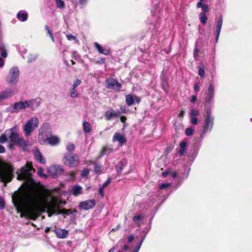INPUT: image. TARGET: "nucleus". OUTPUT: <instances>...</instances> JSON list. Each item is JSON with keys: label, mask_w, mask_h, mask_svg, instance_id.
<instances>
[{"label": "nucleus", "mask_w": 252, "mask_h": 252, "mask_svg": "<svg viewBox=\"0 0 252 252\" xmlns=\"http://www.w3.org/2000/svg\"><path fill=\"white\" fill-rule=\"evenodd\" d=\"M111 182V179L110 178L108 179V180L103 184L102 187L104 188L107 186H108Z\"/></svg>", "instance_id": "obj_52"}, {"label": "nucleus", "mask_w": 252, "mask_h": 252, "mask_svg": "<svg viewBox=\"0 0 252 252\" xmlns=\"http://www.w3.org/2000/svg\"><path fill=\"white\" fill-rule=\"evenodd\" d=\"M13 169L6 163H0V179L3 182H9L13 177Z\"/></svg>", "instance_id": "obj_2"}, {"label": "nucleus", "mask_w": 252, "mask_h": 252, "mask_svg": "<svg viewBox=\"0 0 252 252\" xmlns=\"http://www.w3.org/2000/svg\"><path fill=\"white\" fill-rule=\"evenodd\" d=\"M4 152H5L4 147L2 145H0V153H3Z\"/></svg>", "instance_id": "obj_62"}, {"label": "nucleus", "mask_w": 252, "mask_h": 252, "mask_svg": "<svg viewBox=\"0 0 252 252\" xmlns=\"http://www.w3.org/2000/svg\"><path fill=\"white\" fill-rule=\"evenodd\" d=\"M57 6L59 8H63L64 7V1L62 0H55Z\"/></svg>", "instance_id": "obj_37"}, {"label": "nucleus", "mask_w": 252, "mask_h": 252, "mask_svg": "<svg viewBox=\"0 0 252 252\" xmlns=\"http://www.w3.org/2000/svg\"><path fill=\"white\" fill-rule=\"evenodd\" d=\"M126 160L123 159L117 164L116 169L118 173H121L122 172L123 168L126 165Z\"/></svg>", "instance_id": "obj_28"}, {"label": "nucleus", "mask_w": 252, "mask_h": 252, "mask_svg": "<svg viewBox=\"0 0 252 252\" xmlns=\"http://www.w3.org/2000/svg\"><path fill=\"white\" fill-rule=\"evenodd\" d=\"M29 107V104L28 103V100L20 101L10 105L7 108V110L11 113H18L20 111Z\"/></svg>", "instance_id": "obj_7"}, {"label": "nucleus", "mask_w": 252, "mask_h": 252, "mask_svg": "<svg viewBox=\"0 0 252 252\" xmlns=\"http://www.w3.org/2000/svg\"><path fill=\"white\" fill-rule=\"evenodd\" d=\"M103 189L104 188H102V187H101L99 189V194H100V195L101 196V197H103L104 196V193H103Z\"/></svg>", "instance_id": "obj_54"}, {"label": "nucleus", "mask_w": 252, "mask_h": 252, "mask_svg": "<svg viewBox=\"0 0 252 252\" xmlns=\"http://www.w3.org/2000/svg\"><path fill=\"white\" fill-rule=\"evenodd\" d=\"M45 30H47V32L49 34V35H51L53 34L51 31L49 30V27L48 26H45Z\"/></svg>", "instance_id": "obj_55"}, {"label": "nucleus", "mask_w": 252, "mask_h": 252, "mask_svg": "<svg viewBox=\"0 0 252 252\" xmlns=\"http://www.w3.org/2000/svg\"><path fill=\"white\" fill-rule=\"evenodd\" d=\"M120 115L119 111H114L110 109L108 110L105 113V117L107 120H111L113 117H119Z\"/></svg>", "instance_id": "obj_19"}, {"label": "nucleus", "mask_w": 252, "mask_h": 252, "mask_svg": "<svg viewBox=\"0 0 252 252\" xmlns=\"http://www.w3.org/2000/svg\"><path fill=\"white\" fill-rule=\"evenodd\" d=\"M194 89L196 92H198L199 91V87L198 84H195L194 85Z\"/></svg>", "instance_id": "obj_58"}, {"label": "nucleus", "mask_w": 252, "mask_h": 252, "mask_svg": "<svg viewBox=\"0 0 252 252\" xmlns=\"http://www.w3.org/2000/svg\"><path fill=\"white\" fill-rule=\"evenodd\" d=\"M71 192L74 196H78L82 193V188L79 185H75L71 188Z\"/></svg>", "instance_id": "obj_26"}, {"label": "nucleus", "mask_w": 252, "mask_h": 252, "mask_svg": "<svg viewBox=\"0 0 252 252\" xmlns=\"http://www.w3.org/2000/svg\"><path fill=\"white\" fill-rule=\"evenodd\" d=\"M75 172L72 171L70 172V173L69 174V179L68 180L72 181H74L75 180Z\"/></svg>", "instance_id": "obj_43"}, {"label": "nucleus", "mask_w": 252, "mask_h": 252, "mask_svg": "<svg viewBox=\"0 0 252 252\" xmlns=\"http://www.w3.org/2000/svg\"><path fill=\"white\" fill-rule=\"evenodd\" d=\"M203 1V0H200V1L197 2L196 6L198 8H201L202 10L204 13L208 11L209 8L208 5L206 4L202 3Z\"/></svg>", "instance_id": "obj_30"}, {"label": "nucleus", "mask_w": 252, "mask_h": 252, "mask_svg": "<svg viewBox=\"0 0 252 252\" xmlns=\"http://www.w3.org/2000/svg\"><path fill=\"white\" fill-rule=\"evenodd\" d=\"M142 220L143 217L141 214H137L132 219L133 221L138 226L141 225Z\"/></svg>", "instance_id": "obj_29"}, {"label": "nucleus", "mask_w": 252, "mask_h": 252, "mask_svg": "<svg viewBox=\"0 0 252 252\" xmlns=\"http://www.w3.org/2000/svg\"><path fill=\"white\" fill-rule=\"evenodd\" d=\"M95 205V201L94 199H89L82 202L79 204V207L84 210H89L94 207Z\"/></svg>", "instance_id": "obj_14"}, {"label": "nucleus", "mask_w": 252, "mask_h": 252, "mask_svg": "<svg viewBox=\"0 0 252 252\" xmlns=\"http://www.w3.org/2000/svg\"><path fill=\"white\" fill-rule=\"evenodd\" d=\"M197 99V97L195 96H192L190 98V101L191 102H194L196 101Z\"/></svg>", "instance_id": "obj_61"}, {"label": "nucleus", "mask_w": 252, "mask_h": 252, "mask_svg": "<svg viewBox=\"0 0 252 252\" xmlns=\"http://www.w3.org/2000/svg\"><path fill=\"white\" fill-rule=\"evenodd\" d=\"M143 240H144V239H143L141 241V242H140L139 245L136 247V248H135V250L133 251L134 252H138V251H139V250L140 249V247L141 246V245H142V244L143 243Z\"/></svg>", "instance_id": "obj_47"}, {"label": "nucleus", "mask_w": 252, "mask_h": 252, "mask_svg": "<svg viewBox=\"0 0 252 252\" xmlns=\"http://www.w3.org/2000/svg\"><path fill=\"white\" fill-rule=\"evenodd\" d=\"M4 62L2 59L0 57V67H2L4 65Z\"/></svg>", "instance_id": "obj_60"}, {"label": "nucleus", "mask_w": 252, "mask_h": 252, "mask_svg": "<svg viewBox=\"0 0 252 252\" xmlns=\"http://www.w3.org/2000/svg\"><path fill=\"white\" fill-rule=\"evenodd\" d=\"M54 197L47 189L40 190L33 186H27L12 196V200L21 218L35 219L36 213L48 208L49 201Z\"/></svg>", "instance_id": "obj_1"}, {"label": "nucleus", "mask_w": 252, "mask_h": 252, "mask_svg": "<svg viewBox=\"0 0 252 252\" xmlns=\"http://www.w3.org/2000/svg\"><path fill=\"white\" fill-rule=\"evenodd\" d=\"M126 120V118L125 116H122L121 117V121L122 123H125Z\"/></svg>", "instance_id": "obj_64"}, {"label": "nucleus", "mask_w": 252, "mask_h": 252, "mask_svg": "<svg viewBox=\"0 0 252 252\" xmlns=\"http://www.w3.org/2000/svg\"><path fill=\"white\" fill-rule=\"evenodd\" d=\"M7 131H10V132L8 133L9 140L12 142H15L19 137L17 132L16 127H14L12 128L7 129Z\"/></svg>", "instance_id": "obj_15"}, {"label": "nucleus", "mask_w": 252, "mask_h": 252, "mask_svg": "<svg viewBox=\"0 0 252 252\" xmlns=\"http://www.w3.org/2000/svg\"><path fill=\"white\" fill-rule=\"evenodd\" d=\"M82 81L81 80L77 79L73 82V84L70 90V96L72 98L77 97L79 95L77 87L81 85Z\"/></svg>", "instance_id": "obj_13"}, {"label": "nucleus", "mask_w": 252, "mask_h": 252, "mask_svg": "<svg viewBox=\"0 0 252 252\" xmlns=\"http://www.w3.org/2000/svg\"><path fill=\"white\" fill-rule=\"evenodd\" d=\"M187 145V143L186 141H182L180 144V147L182 149H186Z\"/></svg>", "instance_id": "obj_48"}, {"label": "nucleus", "mask_w": 252, "mask_h": 252, "mask_svg": "<svg viewBox=\"0 0 252 252\" xmlns=\"http://www.w3.org/2000/svg\"><path fill=\"white\" fill-rule=\"evenodd\" d=\"M105 82L108 89H113L116 91H119L122 87L121 84L113 78H107Z\"/></svg>", "instance_id": "obj_11"}, {"label": "nucleus", "mask_w": 252, "mask_h": 252, "mask_svg": "<svg viewBox=\"0 0 252 252\" xmlns=\"http://www.w3.org/2000/svg\"><path fill=\"white\" fill-rule=\"evenodd\" d=\"M52 130L48 123H44L40 127L39 131V139L41 140L51 134Z\"/></svg>", "instance_id": "obj_9"}, {"label": "nucleus", "mask_w": 252, "mask_h": 252, "mask_svg": "<svg viewBox=\"0 0 252 252\" xmlns=\"http://www.w3.org/2000/svg\"><path fill=\"white\" fill-rule=\"evenodd\" d=\"M0 50L1 51V56L2 58H5L7 56L6 50L3 45H1L0 47Z\"/></svg>", "instance_id": "obj_36"}, {"label": "nucleus", "mask_w": 252, "mask_h": 252, "mask_svg": "<svg viewBox=\"0 0 252 252\" xmlns=\"http://www.w3.org/2000/svg\"><path fill=\"white\" fill-rule=\"evenodd\" d=\"M214 86L211 84L209 87L208 91L205 97V101L206 103H210L211 102L214 96Z\"/></svg>", "instance_id": "obj_17"}, {"label": "nucleus", "mask_w": 252, "mask_h": 252, "mask_svg": "<svg viewBox=\"0 0 252 252\" xmlns=\"http://www.w3.org/2000/svg\"><path fill=\"white\" fill-rule=\"evenodd\" d=\"M38 55L36 54H30L28 57V63H32L34 62L37 58Z\"/></svg>", "instance_id": "obj_34"}, {"label": "nucleus", "mask_w": 252, "mask_h": 252, "mask_svg": "<svg viewBox=\"0 0 252 252\" xmlns=\"http://www.w3.org/2000/svg\"><path fill=\"white\" fill-rule=\"evenodd\" d=\"M186 152V149H181L179 151V154L180 156H182Z\"/></svg>", "instance_id": "obj_63"}, {"label": "nucleus", "mask_w": 252, "mask_h": 252, "mask_svg": "<svg viewBox=\"0 0 252 252\" xmlns=\"http://www.w3.org/2000/svg\"><path fill=\"white\" fill-rule=\"evenodd\" d=\"M170 185L171 184L170 183H163L160 186L159 189H163L169 187Z\"/></svg>", "instance_id": "obj_46"}, {"label": "nucleus", "mask_w": 252, "mask_h": 252, "mask_svg": "<svg viewBox=\"0 0 252 252\" xmlns=\"http://www.w3.org/2000/svg\"><path fill=\"white\" fill-rule=\"evenodd\" d=\"M136 101L139 103L140 101V98L136 95L127 94L126 96V102L128 106L132 105L134 102Z\"/></svg>", "instance_id": "obj_18"}, {"label": "nucleus", "mask_w": 252, "mask_h": 252, "mask_svg": "<svg viewBox=\"0 0 252 252\" xmlns=\"http://www.w3.org/2000/svg\"><path fill=\"white\" fill-rule=\"evenodd\" d=\"M190 119L191 123L194 125H196L198 123V119L196 117H189Z\"/></svg>", "instance_id": "obj_44"}, {"label": "nucleus", "mask_w": 252, "mask_h": 252, "mask_svg": "<svg viewBox=\"0 0 252 252\" xmlns=\"http://www.w3.org/2000/svg\"><path fill=\"white\" fill-rule=\"evenodd\" d=\"M113 141H118L120 145H123L125 142H126V139L125 137L119 133H115L113 137Z\"/></svg>", "instance_id": "obj_23"}, {"label": "nucleus", "mask_w": 252, "mask_h": 252, "mask_svg": "<svg viewBox=\"0 0 252 252\" xmlns=\"http://www.w3.org/2000/svg\"><path fill=\"white\" fill-rule=\"evenodd\" d=\"M28 13L24 10L20 11L17 14V19L22 22L26 21L28 19Z\"/></svg>", "instance_id": "obj_27"}, {"label": "nucleus", "mask_w": 252, "mask_h": 252, "mask_svg": "<svg viewBox=\"0 0 252 252\" xmlns=\"http://www.w3.org/2000/svg\"><path fill=\"white\" fill-rule=\"evenodd\" d=\"M63 214H65L66 215H69L71 213V211L69 210H64L63 211Z\"/></svg>", "instance_id": "obj_56"}, {"label": "nucleus", "mask_w": 252, "mask_h": 252, "mask_svg": "<svg viewBox=\"0 0 252 252\" xmlns=\"http://www.w3.org/2000/svg\"><path fill=\"white\" fill-rule=\"evenodd\" d=\"M134 238V236L133 235H130L128 238V242L130 243L131 242Z\"/></svg>", "instance_id": "obj_53"}, {"label": "nucleus", "mask_w": 252, "mask_h": 252, "mask_svg": "<svg viewBox=\"0 0 252 252\" xmlns=\"http://www.w3.org/2000/svg\"><path fill=\"white\" fill-rule=\"evenodd\" d=\"M57 236L59 238H66L69 234L68 231L64 229L57 228L54 230Z\"/></svg>", "instance_id": "obj_20"}, {"label": "nucleus", "mask_w": 252, "mask_h": 252, "mask_svg": "<svg viewBox=\"0 0 252 252\" xmlns=\"http://www.w3.org/2000/svg\"><path fill=\"white\" fill-rule=\"evenodd\" d=\"M83 128L85 132L89 133L92 129V126L89 123L85 121L83 123Z\"/></svg>", "instance_id": "obj_31"}, {"label": "nucleus", "mask_w": 252, "mask_h": 252, "mask_svg": "<svg viewBox=\"0 0 252 252\" xmlns=\"http://www.w3.org/2000/svg\"><path fill=\"white\" fill-rule=\"evenodd\" d=\"M194 129L192 127H189L186 129V134L187 136H190L192 135Z\"/></svg>", "instance_id": "obj_41"}, {"label": "nucleus", "mask_w": 252, "mask_h": 252, "mask_svg": "<svg viewBox=\"0 0 252 252\" xmlns=\"http://www.w3.org/2000/svg\"><path fill=\"white\" fill-rule=\"evenodd\" d=\"M214 125V117L212 116L210 109L206 111V116L205 117V125L203 126V134L210 132Z\"/></svg>", "instance_id": "obj_8"}, {"label": "nucleus", "mask_w": 252, "mask_h": 252, "mask_svg": "<svg viewBox=\"0 0 252 252\" xmlns=\"http://www.w3.org/2000/svg\"><path fill=\"white\" fill-rule=\"evenodd\" d=\"M37 174L39 175V176L42 177L44 179L47 178V175L44 173V170L41 168H38Z\"/></svg>", "instance_id": "obj_39"}, {"label": "nucleus", "mask_w": 252, "mask_h": 252, "mask_svg": "<svg viewBox=\"0 0 252 252\" xmlns=\"http://www.w3.org/2000/svg\"><path fill=\"white\" fill-rule=\"evenodd\" d=\"M94 45L95 49L100 54H102L105 55H108L109 54V50L103 48L98 43L94 42Z\"/></svg>", "instance_id": "obj_25"}, {"label": "nucleus", "mask_w": 252, "mask_h": 252, "mask_svg": "<svg viewBox=\"0 0 252 252\" xmlns=\"http://www.w3.org/2000/svg\"><path fill=\"white\" fill-rule=\"evenodd\" d=\"M222 17L220 16L216 22V31L217 32L216 42H218L222 25Z\"/></svg>", "instance_id": "obj_22"}, {"label": "nucleus", "mask_w": 252, "mask_h": 252, "mask_svg": "<svg viewBox=\"0 0 252 252\" xmlns=\"http://www.w3.org/2000/svg\"><path fill=\"white\" fill-rule=\"evenodd\" d=\"M60 142V138L56 136H47L45 138H42L40 140V143L41 144H49L52 146H55L58 144Z\"/></svg>", "instance_id": "obj_12"}, {"label": "nucleus", "mask_w": 252, "mask_h": 252, "mask_svg": "<svg viewBox=\"0 0 252 252\" xmlns=\"http://www.w3.org/2000/svg\"><path fill=\"white\" fill-rule=\"evenodd\" d=\"M20 79V70L18 67L13 66L10 68L6 77V81L9 86H16Z\"/></svg>", "instance_id": "obj_3"}, {"label": "nucleus", "mask_w": 252, "mask_h": 252, "mask_svg": "<svg viewBox=\"0 0 252 252\" xmlns=\"http://www.w3.org/2000/svg\"><path fill=\"white\" fill-rule=\"evenodd\" d=\"M15 143L20 146L22 147L24 149L27 146L26 141L23 138L19 137Z\"/></svg>", "instance_id": "obj_33"}, {"label": "nucleus", "mask_w": 252, "mask_h": 252, "mask_svg": "<svg viewBox=\"0 0 252 252\" xmlns=\"http://www.w3.org/2000/svg\"><path fill=\"white\" fill-rule=\"evenodd\" d=\"M13 94V90L7 89L0 93V100H2L10 97Z\"/></svg>", "instance_id": "obj_21"}, {"label": "nucleus", "mask_w": 252, "mask_h": 252, "mask_svg": "<svg viewBox=\"0 0 252 252\" xmlns=\"http://www.w3.org/2000/svg\"><path fill=\"white\" fill-rule=\"evenodd\" d=\"M63 169L62 166L54 165L50 166L48 169V174L53 178H56L63 174Z\"/></svg>", "instance_id": "obj_10"}, {"label": "nucleus", "mask_w": 252, "mask_h": 252, "mask_svg": "<svg viewBox=\"0 0 252 252\" xmlns=\"http://www.w3.org/2000/svg\"><path fill=\"white\" fill-rule=\"evenodd\" d=\"M198 52H199L198 49L197 48H195L193 51V56H194L195 60H196L198 57Z\"/></svg>", "instance_id": "obj_50"}, {"label": "nucleus", "mask_w": 252, "mask_h": 252, "mask_svg": "<svg viewBox=\"0 0 252 252\" xmlns=\"http://www.w3.org/2000/svg\"><path fill=\"white\" fill-rule=\"evenodd\" d=\"M66 37L68 40H74L76 41H77L76 37L72 34L66 35Z\"/></svg>", "instance_id": "obj_45"}, {"label": "nucleus", "mask_w": 252, "mask_h": 252, "mask_svg": "<svg viewBox=\"0 0 252 252\" xmlns=\"http://www.w3.org/2000/svg\"><path fill=\"white\" fill-rule=\"evenodd\" d=\"M199 114V111L197 110H195L194 109H191L190 110L189 112V117H196Z\"/></svg>", "instance_id": "obj_38"}, {"label": "nucleus", "mask_w": 252, "mask_h": 252, "mask_svg": "<svg viewBox=\"0 0 252 252\" xmlns=\"http://www.w3.org/2000/svg\"><path fill=\"white\" fill-rule=\"evenodd\" d=\"M88 0H79V2L81 5H85Z\"/></svg>", "instance_id": "obj_57"}, {"label": "nucleus", "mask_w": 252, "mask_h": 252, "mask_svg": "<svg viewBox=\"0 0 252 252\" xmlns=\"http://www.w3.org/2000/svg\"><path fill=\"white\" fill-rule=\"evenodd\" d=\"M39 120L36 117H33L28 120L23 126L25 134L29 136L38 127Z\"/></svg>", "instance_id": "obj_4"}, {"label": "nucleus", "mask_w": 252, "mask_h": 252, "mask_svg": "<svg viewBox=\"0 0 252 252\" xmlns=\"http://www.w3.org/2000/svg\"><path fill=\"white\" fill-rule=\"evenodd\" d=\"M90 170L88 168H84L82 172L81 176L82 178H87L89 174Z\"/></svg>", "instance_id": "obj_40"}, {"label": "nucleus", "mask_w": 252, "mask_h": 252, "mask_svg": "<svg viewBox=\"0 0 252 252\" xmlns=\"http://www.w3.org/2000/svg\"><path fill=\"white\" fill-rule=\"evenodd\" d=\"M198 74L200 76L203 77L205 74V71L204 69L200 68L198 70Z\"/></svg>", "instance_id": "obj_51"}, {"label": "nucleus", "mask_w": 252, "mask_h": 252, "mask_svg": "<svg viewBox=\"0 0 252 252\" xmlns=\"http://www.w3.org/2000/svg\"><path fill=\"white\" fill-rule=\"evenodd\" d=\"M170 174V172L169 171H165L162 173V175L164 177H166Z\"/></svg>", "instance_id": "obj_59"}, {"label": "nucleus", "mask_w": 252, "mask_h": 252, "mask_svg": "<svg viewBox=\"0 0 252 252\" xmlns=\"http://www.w3.org/2000/svg\"><path fill=\"white\" fill-rule=\"evenodd\" d=\"M66 148L69 152H73L75 149V145L72 143H69L67 145Z\"/></svg>", "instance_id": "obj_42"}, {"label": "nucleus", "mask_w": 252, "mask_h": 252, "mask_svg": "<svg viewBox=\"0 0 252 252\" xmlns=\"http://www.w3.org/2000/svg\"><path fill=\"white\" fill-rule=\"evenodd\" d=\"M63 160L65 165L69 167H75L79 163V157L76 154L66 153Z\"/></svg>", "instance_id": "obj_6"}, {"label": "nucleus", "mask_w": 252, "mask_h": 252, "mask_svg": "<svg viewBox=\"0 0 252 252\" xmlns=\"http://www.w3.org/2000/svg\"><path fill=\"white\" fill-rule=\"evenodd\" d=\"M199 20L201 23L205 24L207 21V17L204 12L199 14Z\"/></svg>", "instance_id": "obj_35"}, {"label": "nucleus", "mask_w": 252, "mask_h": 252, "mask_svg": "<svg viewBox=\"0 0 252 252\" xmlns=\"http://www.w3.org/2000/svg\"><path fill=\"white\" fill-rule=\"evenodd\" d=\"M32 170V166L31 163L28 162L20 169L17 172L18 180H28L30 179Z\"/></svg>", "instance_id": "obj_5"}, {"label": "nucleus", "mask_w": 252, "mask_h": 252, "mask_svg": "<svg viewBox=\"0 0 252 252\" xmlns=\"http://www.w3.org/2000/svg\"><path fill=\"white\" fill-rule=\"evenodd\" d=\"M4 202L2 198L0 197V210L3 209L4 208Z\"/></svg>", "instance_id": "obj_49"}, {"label": "nucleus", "mask_w": 252, "mask_h": 252, "mask_svg": "<svg viewBox=\"0 0 252 252\" xmlns=\"http://www.w3.org/2000/svg\"><path fill=\"white\" fill-rule=\"evenodd\" d=\"M33 155L36 160L38 161L40 163L42 164H45L46 163V160L38 149H36L34 151Z\"/></svg>", "instance_id": "obj_24"}, {"label": "nucleus", "mask_w": 252, "mask_h": 252, "mask_svg": "<svg viewBox=\"0 0 252 252\" xmlns=\"http://www.w3.org/2000/svg\"><path fill=\"white\" fill-rule=\"evenodd\" d=\"M10 131L5 130L4 134L0 136V143H3L9 140L8 139V133Z\"/></svg>", "instance_id": "obj_32"}, {"label": "nucleus", "mask_w": 252, "mask_h": 252, "mask_svg": "<svg viewBox=\"0 0 252 252\" xmlns=\"http://www.w3.org/2000/svg\"><path fill=\"white\" fill-rule=\"evenodd\" d=\"M41 99L40 97H37L34 99H32L28 101L29 104V107L32 110H36L40 105Z\"/></svg>", "instance_id": "obj_16"}]
</instances>
